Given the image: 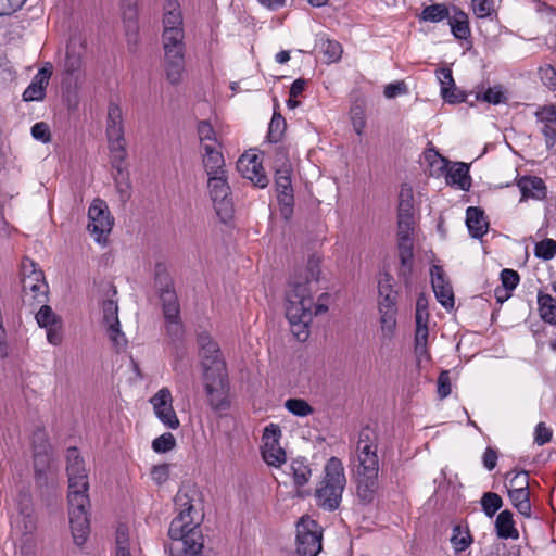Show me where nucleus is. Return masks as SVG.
<instances>
[{"label": "nucleus", "instance_id": "1", "mask_svg": "<svg viewBox=\"0 0 556 556\" xmlns=\"http://www.w3.org/2000/svg\"><path fill=\"white\" fill-rule=\"evenodd\" d=\"M66 462L70 525L74 542L77 545H83L90 532L88 475L85 468V462L79 455L77 447L67 448Z\"/></svg>", "mask_w": 556, "mask_h": 556}, {"label": "nucleus", "instance_id": "2", "mask_svg": "<svg viewBox=\"0 0 556 556\" xmlns=\"http://www.w3.org/2000/svg\"><path fill=\"white\" fill-rule=\"evenodd\" d=\"M378 435L370 427L358 433L355 450L354 477L356 495L364 505L371 504L379 490Z\"/></svg>", "mask_w": 556, "mask_h": 556}, {"label": "nucleus", "instance_id": "3", "mask_svg": "<svg viewBox=\"0 0 556 556\" xmlns=\"http://www.w3.org/2000/svg\"><path fill=\"white\" fill-rule=\"evenodd\" d=\"M175 505L179 514L172 520L168 535L174 541L170 546V556H203L204 538L200 528V520L190 496L179 490L175 496Z\"/></svg>", "mask_w": 556, "mask_h": 556}, {"label": "nucleus", "instance_id": "4", "mask_svg": "<svg viewBox=\"0 0 556 556\" xmlns=\"http://www.w3.org/2000/svg\"><path fill=\"white\" fill-rule=\"evenodd\" d=\"M329 296L328 293H323L318 298V303L314 304L307 282L292 280L288 285L286 291V317L293 327H299L298 330H293L298 340L305 341L308 337L307 327L313 317L328 311L325 302L328 301Z\"/></svg>", "mask_w": 556, "mask_h": 556}, {"label": "nucleus", "instance_id": "5", "mask_svg": "<svg viewBox=\"0 0 556 556\" xmlns=\"http://www.w3.org/2000/svg\"><path fill=\"white\" fill-rule=\"evenodd\" d=\"M345 485L342 462L338 457H330L325 465L324 477L314 492L317 506L327 511L338 509Z\"/></svg>", "mask_w": 556, "mask_h": 556}, {"label": "nucleus", "instance_id": "6", "mask_svg": "<svg viewBox=\"0 0 556 556\" xmlns=\"http://www.w3.org/2000/svg\"><path fill=\"white\" fill-rule=\"evenodd\" d=\"M203 386L206 401L214 412L230 407L229 382L226 364L223 359H207L203 369Z\"/></svg>", "mask_w": 556, "mask_h": 556}, {"label": "nucleus", "instance_id": "7", "mask_svg": "<svg viewBox=\"0 0 556 556\" xmlns=\"http://www.w3.org/2000/svg\"><path fill=\"white\" fill-rule=\"evenodd\" d=\"M379 302L378 308L380 313V330L382 338L391 340L396 329V291L392 287V277L384 275V278L378 282Z\"/></svg>", "mask_w": 556, "mask_h": 556}, {"label": "nucleus", "instance_id": "8", "mask_svg": "<svg viewBox=\"0 0 556 556\" xmlns=\"http://www.w3.org/2000/svg\"><path fill=\"white\" fill-rule=\"evenodd\" d=\"M207 189L217 216L223 223H227L232 217L233 213L231 191L228 185V173L207 176Z\"/></svg>", "mask_w": 556, "mask_h": 556}, {"label": "nucleus", "instance_id": "9", "mask_svg": "<svg viewBox=\"0 0 556 556\" xmlns=\"http://www.w3.org/2000/svg\"><path fill=\"white\" fill-rule=\"evenodd\" d=\"M83 50L84 46L80 38H71L65 60L63 62L62 85L67 91L78 88L83 78Z\"/></svg>", "mask_w": 556, "mask_h": 556}, {"label": "nucleus", "instance_id": "10", "mask_svg": "<svg viewBox=\"0 0 556 556\" xmlns=\"http://www.w3.org/2000/svg\"><path fill=\"white\" fill-rule=\"evenodd\" d=\"M106 137L110 157L116 161H125L127 151L125 147L123 113L119 105L110 103L108 108Z\"/></svg>", "mask_w": 556, "mask_h": 556}, {"label": "nucleus", "instance_id": "11", "mask_svg": "<svg viewBox=\"0 0 556 556\" xmlns=\"http://www.w3.org/2000/svg\"><path fill=\"white\" fill-rule=\"evenodd\" d=\"M323 531L309 518H302L296 526V553L300 556H317L321 548Z\"/></svg>", "mask_w": 556, "mask_h": 556}, {"label": "nucleus", "instance_id": "12", "mask_svg": "<svg viewBox=\"0 0 556 556\" xmlns=\"http://www.w3.org/2000/svg\"><path fill=\"white\" fill-rule=\"evenodd\" d=\"M89 223L87 228L96 242L105 243L111 232L114 218L111 216L110 210L105 201L94 199L88 210Z\"/></svg>", "mask_w": 556, "mask_h": 556}, {"label": "nucleus", "instance_id": "13", "mask_svg": "<svg viewBox=\"0 0 556 556\" xmlns=\"http://www.w3.org/2000/svg\"><path fill=\"white\" fill-rule=\"evenodd\" d=\"M291 166L287 160L281 167L276 169L275 186L277 190L278 202L281 215L288 219L293 213V189L291 184Z\"/></svg>", "mask_w": 556, "mask_h": 556}, {"label": "nucleus", "instance_id": "14", "mask_svg": "<svg viewBox=\"0 0 556 556\" xmlns=\"http://www.w3.org/2000/svg\"><path fill=\"white\" fill-rule=\"evenodd\" d=\"M281 438L280 427L276 424H269L265 427L263 432V447L262 456L265 463L269 466L280 467L286 463V452L279 445Z\"/></svg>", "mask_w": 556, "mask_h": 556}, {"label": "nucleus", "instance_id": "15", "mask_svg": "<svg viewBox=\"0 0 556 556\" xmlns=\"http://www.w3.org/2000/svg\"><path fill=\"white\" fill-rule=\"evenodd\" d=\"M31 442L34 470L36 479L39 480L42 476H45L46 470L50 465L52 448L49 443L48 433L45 429L41 428H38L34 431Z\"/></svg>", "mask_w": 556, "mask_h": 556}, {"label": "nucleus", "instance_id": "16", "mask_svg": "<svg viewBox=\"0 0 556 556\" xmlns=\"http://www.w3.org/2000/svg\"><path fill=\"white\" fill-rule=\"evenodd\" d=\"M156 417L168 428L177 429L179 419L173 408L172 393L168 388L160 389L150 400Z\"/></svg>", "mask_w": 556, "mask_h": 556}, {"label": "nucleus", "instance_id": "17", "mask_svg": "<svg viewBox=\"0 0 556 556\" xmlns=\"http://www.w3.org/2000/svg\"><path fill=\"white\" fill-rule=\"evenodd\" d=\"M102 309L104 323L108 325V334L110 340L115 348H125L127 340L125 334L121 331V324L117 316V303L113 300H105L103 302Z\"/></svg>", "mask_w": 556, "mask_h": 556}, {"label": "nucleus", "instance_id": "18", "mask_svg": "<svg viewBox=\"0 0 556 556\" xmlns=\"http://www.w3.org/2000/svg\"><path fill=\"white\" fill-rule=\"evenodd\" d=\"M413 227L399 228L397 227V248L401 267L399 275L405 280L408 279L413 268V241H412Z\"/></svg>", "mask_w": 556, "mask_h": 556}, {"label": "nucleus", "instance_id": "19", "mask_svg": "<svg viewBox=\"0 0 556 556\" xmlns=\"http://www.w3.org/2000/svg\"><path fill=\"white\" fill-rule=\"evenodd\" d=\"M431 283L433 292L440 304L446 309L454 307V293L451 285L444 278L442 267L433 265L431 267Z\"/></svg>", "mask_w": 556, "mask_h": 556}, {"label": "nucleus", "instance_id": "20", "mask_svg": "<svg viewBox=\"0 0 556 556\" xmlns=\"http://www.w3.org/2000/svg\"><path fill=\"white\" fill-rule=\"evenodd\" d=\"M288 473L292 477L293 484L298 490V495L301 497L309 495V491L301 490L309 482L313 473L308 460L305 457L293 458L288 465Z\"/></svg>", "mask_w": 556, "mask_h": 556}, {"label": "nucleus", "instance_id": "21", "mask_svg": "<svg viewBox=\"0 0 556 556\" xmlns=\"http://www.w3.org/2000/svg\"><path fill=\"white\" fill-rule=\"evenodd\" d=\"M162 11V33L185 31L182 11L178 0H165Z\"/></svg>", "mask_w": 556, "mask_h": 556}, {"label": "nucleus", "instance_id": "22", "mask_svg": "<svg viewBox=\"0 0 556 556\" xmlns=\"http://www.w3.org/2000/svg\"><path fill=\"white\" fill-rule=\"evenodd\" d=\"M205 144L202 150V164L207 176L228 173L226 162L219 147Z\"/></svg>", "mask_w": 556, "mask_h": 556}, {"label": "nucleus", "instance_id": "23", "mask_svg": "<svg viewBox=\"0 0 556 556\" xmlns=\"http://www.w3.org/2000/svg\"><path fill=\"white\" fill-rule=\"evenodd\" d=\"M538 122L543 124L542 134L545 138L546 147L553 148L556 144V108L554 105H544L535 112Z\"/></svg>", "mask_w": 556, "mask_h": 556}, {"label": "nucleus", "instance_id": "24", "mask_svg": "<svg viewBox=\"0 0 556 556\" xmlns=\"http://www.w3.org/2000/svg\"><path fill=\"white\" fill-rule=\"evenodd\" d=\"M413 189L407 184L401 186L397 207V227H413Z\"/></svg>", "mask_w": 556, "mask_h": 556}, {"label": "nucleus", "instance_id": "25", "mask_svg": "<svg viewBox=\"0 0 556 556\" xmlns=\"http://www.w3.org/2000/svg\"><path fill=\"white\" fill-rule=\"evenodd\" d=\"M517 186L521 192V202L528 199L543 200L546 198V185L540 177L522 176L517 180Z\"/></svg>", "mask_w": 556, "mask_h": 556}, {"label": "nucleus", "instance_id": "26", "mask_svg": "<svg viewBox=\"0 0 556 556\" xmlns=\"http://www.w3.org/2000/svg\"><path fill=\"white\" fill-rule=\"evenodd\" d=\"M238 167L243 173V176L251 180L254 186L265 188L268 186L269 179L263 172V167L257 162V156L253 155L250 159L241 157L238 161Z\"/></svg>", "mask_w": 556, "mask_h": 556}, {"label": "nucleus", "instance_id": "27", "mask_svg": "<svg viewBox=\"0 0 556 556\" xmlns=\"http://www.w3.org/2000/svg\"><path fill=\"white\" fill-rule=\"evenodd\" d=\"M163 308L166 321V331L173 340H177L182 336L184 329L180 319V305L173 301V295L167 296V305Z\"/></svg>", "mask_w": 556, "mask_h": 556}, {"label": "nucleus", "instance_id": "28", "mask_svg": "<svg viewBox=\"0 0 556 556\" xmlns=\"http://www.w3.org/2000/svg\"><path fill=\"white\" fill-rule=\"evenodd\" d=\"M154 283L155 288L159 290L160 299L162 302V307L167 305V295H173V301L175 303L178 302L177 294L174 289V281L163 264H156L154 271Z\"/></svg>", "mask_w": 556, "mask_h": 556}, {"label": "nucleus", "instance_id": "29", "mask_svg": "<svg viewBox=\"0 0 556 556\" xmlns=\"http://www.w3.org/2000/svg\"><path fill=\"white\" fill-rule=\"evenodd\" d=\"M163 66L166 80L173 86L179 85L186 68L185 54H164Z\"/></svg>", "mask_w": 556, "mask_h": 556}, {"label": "nucleus", "instance_id": "30", "mask_svg": "<svg viewBox=\"0 0 556 556\" xmlns=\"http://www.w3.org/2000/svg\"><path fill=\"white\" fill-rule=\"evenodd\" d=\"M123 163L124 161H116L114 157H111V165L116 172L113 174L115 188L119 194L121 201L125 203L131 197V182L129 173L126 167L123 166Z\"/></svg>", "mask_w": 556, "mask_h": 556}, {"label": "nucleus", "instance_id": "31", "mask_svg": "<svg viewBox=\"0 0 556 556\" xmlns=\"http://www.w3.org/2000/svg\"><path fill=\"white\" fill-rule=\"evenodd\" d=\"M466 225L472 238H482L489 229V222L483 210L477 206H469L466 210Z\"/></svg>", "mask_w": 556, "mask_h": 556}, {"label": "nucleus", "instance_id": "32", "mask_svg": "<svg viewBox=\"0 0 556 556\" xmlns=\"http://www.w3.org/2000/svg\"><path fill=\"white\" fill-rule=\"evenodd\" d=\"M22 289L25 296L30 295L38 303L43 302L48 292L43 273H36L35 276L22 278Z\"/></svg>", "mask_w": 556, "mask_h": 556}, {"label": "nucleus", "instance_id": "33", "mask_svg": "<svg viewBox=\"0 0 556 556\" xmlns=\"http://www.w3.org/2000/svg\"><path fill=\"white\" fill-rule=\"evenodd\" d=\"M165 55L186 54L185 31H166L161 34Z\"/></svg>", "mask_w": 556, "mask_h": 556}, {"label": "nucleus", "instance_id": "34", "mask_svg": "<svg viewBox=\"0 0 556 556\" xmlns=\"http://www.w3.org/2000/svg\"><path fill=\"white\" fill-rule=\"evenodd\" d=\"M495 529L500 539H518L519 536L518 530L515 528L513 513L507 509L497 515Z\"/></svg>", "mask_w": 556, "mask_h": 556}, {"label": "nucleus", "instance_id": "35", "mask_svg": "<svg viewBox=\"0 0 556 556\" xmlns=\"http://www.w3.org/2000/svg\"><path fill=\"white\" fill-rule=\"evenodd\" d=\"M538 306L541 318L547 324L556 325V299L540 291Z\"/></svg>", "mask_w": 556, "mask_h": 556}, {"label": "nucleus", "instance_id": "36", "mask_svg": "<svg viewBox=\"0 0 556 556\" xmlns=\"http://www.w3.org/2000/svg\"><path fill=\"white\" fill-rule=\"evenodd\" d=\"M452 34L457 39H467L470 36L469 21L466 13L454 9V14L448 17Z\"/></svg>", "mask_w": 556, "mask_h": 556}, {"label": "nucleus", "instance_id": "37", "mask_svg": "<svg viewBox=\"0 0 556 556\" xmlns=\"http://www.w3.org/2000/svg\"><path fill=\"white\" fill-rule=\"evenodd\" d=\"M446 181L451 185H457L462 190H468L470 187L468 165L465 163H456L447 172Z\"/></svg>", "mask_w": 556, "mask_h": 556}, {"label": "nucleus", "instance_id": "38", "mask_svg": "<svg viewBox=\"0 0 556 556\" xmlns=\"http://www.w3.org/2000/svg\"><path fill=\"white\" fill-rule=\"evenodd\" d=\"M198 343L200 345V355L202 357V369H204V363L210 358L223 359L220 357L218 344L214 342L210 336L204 333L200 334L198 337Z\"/></svg>", "mask_w": 556, "mask_h": 556}, {"label": "nucleus", "instance_id": "39", "mask_svg": "<svg viewBox=\"0 0 556 556\" xmlns=\"http://www.w3.org/2000/svg\"><path fill=\"white\" fill-rule=\"evenodd\" d=\"M508 496L515 508L523 516L530 517L531 503L529 490H508Z\"/></svg>", "mask_w": 556, "mask_h": 556}, {"label": "nucleus", "instance_id": "40", "mask_svg": "<svg viewBox=\"0 0 556 556\" xmlns=\"http://www.w3.org/2000/svg\"><path fill=\"white\" fill-rule=\"evenodd\" d=\"M124 21L127 23L128 34L131 33L137 40L138 26L136 24L137 0H121Z\"/></svg>", "mask_w": 556, "mask_h": 556}, {"label": "nucleus", "instance_id": "41", "mask_svg": "<svg viewBox=\"0 0 556 556\" xmlns=\"http://www.w3.org/2000/svg\"><path fill=\"white\" fill-rule=\"evenodd\" d=\"M427 340H428V328H416L415 355L417 358L418 366H420L422 362L430 361V354L427 349Z\"/></svg>", "mask_w": 556, "mask_h": 556}, {"label": "nucleus", "instance_id": "42", "mask_svg": "<svg viewBox=\"0 0 556 556\" xmlns=\"http://www.w3.org/2000/svg\"><path fill=\"white\" fill-rule=\"evenodd\" d=\"M451 543L456 553L466 551L472 543V538L468 529L457 525L453 528Z\"/></svg>", "mask_w": 556, "mask_h": 556}, {"label": "nucleus", "instance_id": "43", "mask_svg": "<svg viewBox=\"0 0 556 556\" xmlns=\"http://www.w3.org/2000/svg\"><path fill=\"white\" fill-rule=\"evenodd\" d=\"M450 16L447 7L440 3L428 5L421 12V18L431 23L441 22Z\"/></svg>", "mask_w": 556, "mask_h": 556}, {"label": "nucleus", "instance_id": "44", "mask_svg": "<svg viewBox=\"0 0 556 556\" xmlns=\"http://www.w3.org/2000/svg\"><path fill=\"white\" fill-rule=\"evenodd\" d=\"M198 136L201 143V149H204L205 144L213 143V147H219V143L217 142L215 130L210 122L207 121H200L198 123Z\"/></svg>", "mask_w": 556, "mask_h": 556}, {"label": "nucleus", "instance_id": "45", "mask_svg": "<svg viewBox=\"0 0 556 556\" xmlns=\"http://www.w3.org/2000/svg\"><path fill=\"white\" fill-rule=\"evenodd\" d=\"M306 275L305 277H296V276H293L289 283L292 281V280H296V281H301V282H307V285L309 283L311 280H315L317 281L319 279V275H320V258L318 256H315V255H312L308 260H307V265H306Z\"/></svg>", "mask_w": 556, "mask_h": 556}, {"label": "nucleus", "instance_id": "46", "mask_svg": "<svg viewBox=\"0 0 556 556\" xmlns=\"http://www.w3.org/2000/svg\"><path fill=\"white\" fill-rule=\"evenodd\" d=\"M286 126L287 124L285 118L280 114L274 113L268 127V140L270 142L280 141L286 130Z\"/></svg>", "mask_w": 556, "mask_h": 556}, {"label": "nucleus", "instance_id": "47", "mask_svg": "<svg viewBox=\"0 0 556 556\" xmlns=\"http://www.w3.org/2000/svg\"><path fill=\"white\" fill-rule=\"evenodd\" d=\"M503 501L497 493L486 492L481 498V506L488 517H493L502 507Z\"/></svg>", "mask_w": 556, "mask_h": 556}, {"label": "nucleus", "instance_id": "48", "mask_svg": "<svg viewBox=\"0 0 556 556\" xmlns=\"http://www.w3.org/2000/svg\"><path fill=\"white\" fill-rule=\"evenodd\" d=\"M285 407L291 414L299 417H306L313 413V407L303 399H289L285 403Z\"/></svg>", "mask_w": 556, "mask_h": 556}, {"label": "nucleus", "instance_id": "49", "mask_svg": "<svg viewBox=\"0 0 556 556\" xmlns=\"http://www.w3.org/2000/svg\"><path fill=\"white\" fill-rule=\"evenodd\" d=\"M115 542L116 556H131L129 548V532L126 526H118Z\"/></svg>", "mask_w": 556, "mask_h": 556}, {"label": "nucleus", "instance_id": "50", "mask_svg": "<svg viewBox=\"0 0 556 556\" xmlns=\"http://www.w3.org/2000/svg\"><path fill=\"white\" fill-rule=\"evenodd\" d=\"M534 254L536 257L544 261L552 260L556 254V241L553 239H544L538 242L534 247Z\"/></svg>", "mask_w": 556, "mask_h": 556}, {"label": "nucleus", "instance_id": "51", "mask_svg": "<svg viewBox=\"0 0 556 556\" xmlns=\"http://www.w3.org/2000/svg\"><path fill=\"white\" fill-rule=\"evenodd\" d=\"M36 321L41 328L53 326L61 320L49 305H42L36 314Z\"/></svg>", "mask_w": 556, "mask_h": 556}, {"label": "nucleus", "instance_id": "52", "mask_svg": "<svg viewBox=\"0 0 556 556\" xmlns=\"http://www.w3.org/2000/svg\"><path fill=\"white\" fill-rule=\"evenodd\" d=\"M176 446V439L170 432L163 433L152 442V448L156 453H166Z\"/></svg>", "mask_w": 556, "mask_h": 556}, {"label": "nucleus", "instance_id": "53", "mask_svg": "<svg viewBox=\"0 0 556 556\" xmlns=\"http://www.w3.org/2000/svg\"><path fill=\"white\" fill-rule=\"evenodd\" d=\"M428 318L427 300L424 296H419L416 302V328H428Z\"/></svg>", "mask_w": 556, "mask_h": 556}, {"label": "nucleus", "instance_id": "54", "mask_svg": "<svg viewBox=\"0 0 556 556\" xmlns=\"http://www.w3.org/2000/svg\"><path fill=\"white\" fill-rule=\"evenodd\" d=\"M441 96L448 103H462L466 101V94L459 90L456 85L450 87H443L441 89Z\"/></svg>", "mask_w": 556, "mask_h": 556}, {"label": "nucleus", "instance_id": "55", "mask_svg": "<svg viewBox=\"0 0 556 556\" xmlns=\"http://www.w3.org/2000/svg\"><path fill=\"white\" fill-rule=\"evenodd\" d=\"M541 81L549 90H556V70L551 65H545L539 70Z\"/></svg>", "mask_w": 556, "mask_h": 556}, {"label": "nucleus", "instance_id": "56", "mask_svg": "<svg viewBox=\"0 0 556 556\" xmlns=\"http://www.w3.org/2000/svg\"><path fill=\"white\" fill-rule=\"evenodd\" d=\"M502 286L511 292L519 283V275L514 269H503L501 271Z\"/></svg>", "mask_w": 556, "mask_h": 556}, {"label": "nucleus", "instance_id": "57", "mask_svg": "<svg viewBox=\"0 0 556 556\" xmlns=\"http://www.w3.org/2000/svg\"><path fill=\"white\" fill-rule=\"evenodd\" d=\"M511 473H514V476L509 480L510 489L529 490V477L527 471H511L507 475V477Z\"/></svg>", "mask_w": 556, "mask_h": 556}, {"label": "nucleus", "instance_id": "58", "mask_svg": "<svg viewBox=\"0 0 556 556\" xmlns=\"http://www.w3.org/2000/svg\"><path fill=\"white\" fill-rule=\"evenodd\" d=\"M323 51L329 62H334L340 59L342 48L338 41L327 40L323 43Z\"/></svg>", "mask_w": 556, "mask_h": 556}, {"label": "nucleus", "instance_id": "59", "mask_svg": "<svg viewBox=\"0 0 556 556\" xmlns=\"http://www.w3.org/2000/svg\"><path fill=\"white\" fill-rule=\"evenodd\" d=\"M472 9L477 17L483 18L490 16L493 12V3L491 0H471Z\"/></svg>", "mask_w": 556, "mask_h": 556}, {"label": "nucleus", "instance_id": "60", "mask_svg": "<svg viewBox=\"0 0 556 556\" xmlns=\"http://www.w3.org/2000/svg\"><path fill=\"white\" fill-rule=\"evenodd\" d=\"M31 136L36 139V140H39L41 142H49L51 140V134H50V128L49 126L43 123V122H39V123H36L33 127H31Z\"/></svg>", "mask_w": 556, "mask_h": 556}, {"label": "nucleus", "instance_id": "61", "mask_svg": "<svg viewBox=\"0 0 556 556\" xmlns=\"http://www.w3.org/2000/svg\"><path fill=\"white\" fill-rule=\"evenodd\" d=\"M46 91L38 87L36 84H29V86L23 92V100L25 102L41 101L45 99Z\"/></svg>", "mask_w": 556, "mask_h": 556}, {"label": "nucleus", "instance_id": "62", "mask_svg": "<svg viewBox=\"0 0 556 556\" xmlns=\"http://www.w3.org/2000/svg\"><path fill=\"white\" fill-rule=\"evenodd\" d=\"M451 379L447 370L442 371L438 378V394L441 399H445L451 394Z\"/></svg>", "mask_w": 556, "mask_h": 556}, {"label": "nucleus", "instance_id": "63", "mask_svg": "<svg viewBox=\"0 0 556 556\" xmlns=\"http://www.w3.org/2000/svg\"><path fill=\"white\" fill-rule=\"evenodd\" d=\"M552 439V430L544 422H539L535 427L534 442L538 445H544Z\"/></svg>", "mask_w": 556, "mask_h": 556}, {"label": "nucleus", "instance_id": "64", "mask_svg": "<svg viewBox=\"0 0 556 556\" xmlns=\"http://www.w3.org/2000/svg\"><path fill=\"white\" fill-rule=\"evenodd\" d=\"M482 100L491 104H500L505 102L506 97L501 88H489L482 96Z\"/></svg>", "mask_w": 556, "mask_h": 556}]
</instances>
